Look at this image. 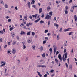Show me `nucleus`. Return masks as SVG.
Here are the masks:
<instances>
[{"instance_id":"nucleus-1","label":"nucleus","mask_w":77,"mask_h":77,"mask_svg":"<svg viewBox=\"0 0 77 77\" xmlns=\"http://www.w3.org/2000/svg\"><path fill=\"white\" fill-rule=\"evenodd\" d=\"M51 16H50V15L48 14H47L45 17V19H46L47 20H49V19H51Z\"/></svg>"},{"instance_id":"nucleus-2","label":"nucleus","mask_w":77,"mask_h":77,"mask_svg":"<svg viewBox=\"0 0 77 77\" xmlns=\"http://www.w3.org/2000/svg\"><path fill=\"white\" fill-rule=\"evenodd\" d=\"M27 41L28 43H30L32 41V39L30 37L28 38Z\"/></svg>"},{"instance_id":"nucleus-3","label":"nucleus","mask_w":77,"mask_h":77,"mask_svg":"<svg viewBox=\"0 0 77 77\" xmlns=\"http://www.w3.org/2000/svg\"><path fill=\"white\" fill-rule=\"evenodd\" d=\"M72 28H69L67 29H66L64 30V32H68V31H69V30L72 29Z\"/></svg>"},{"instance_id":"nucleus-4","label":"nucleus","mask_w":77,"mask_h":77,"mask_svg":"<svg viewBox=\"0 0 77 77\" xmlns=\"http://www.w3.org/2000/svg\"><path fill=\"white\" fill-rule=\"evenodd\" d=\"M58 58L61 61H62V56L60 54L58 55Z\"/></svg>"},{"instance_id":"nucleus-5","label":"nucleus","mask_w":77,"mask_h":77,"mask_svg":"<svg viewBox=\"0 0 77 77\" xmlns=\"http://www.w3.org/2000/svg\"><path fill=\"white\" fill-rule=\"evenodd\" d=\"M16 53V50L15 49H12V53L13 54H15Z\"/></svg>"},{"instance_id":"nucleus-6","label":"nucleus","mask_w":77,"mask_h":77,"mask_svg":"<svg viewBox=\"0 0 77 77\" xmlns=\"http://www.w3.org/2000/svg\"><path fill=\"white\" fill-rule=\"evenodd\" d=\"M75 21H77V15H75L74 16Z\"/></svg>"},{"instance_id":"nucleus-7","label":"nucleus","mask_w":77,"mask_h":77,"mask_svg":"<svg viewBox=\"0 0 77 77\" xmlns=\"http://www.w3.org/2000/svg\"><path fill=\"white\" fill-rule=\"evenodd\" d=\"M42 57H45V53L42 54Z\"/></svg>"},{"instance_id":"nucleus-8","label":"nucleus","mask_w":77,"mask_h":77,"mask_svg":"<svg viewBox=\"0 0 77 77\" xmlns=\"http://www.w3.org/2000/svg\"><path fill=\"white\" fill-rule=\"evenodd\" d=\"M11 36L12 37V38H14V36H15V33L13 32V33H11Z\"/></svg>"},{"instance_id":"nucleus-9","label":"nucleus","mask_w":77,"mask_h":77,"mask_svg":"<svg viewBox=\"0 0 77 77\" xmlns=\"http://www.w3.org/2000/svg\"><path fill=\"white\" fill-rule=\"evenodd\" d=\"M38 16V14H35V15H32L33 18H36V17Z\"/></svg>"},{"instance_id":"nucleus-10","label":"nucleus","mask_w":77,"mask_h":77,"mask_svg":"<svg viewBox=\"0 0 77 77\" xmlns=\"http://www.w3.org/2000/svg\"><path fill=\"white\" fill-rule=\"evenodd\" d=\"M42 8H40L39 9V13H41L42 12Z\"/></svg>"},{"instance_id":"nucleus-11","label":"nucleus","mask_w":77,"mask_h":77,"mask_svg":"<svg viewBox=\"0 0 77 77\" xmlns=\"http://www.w3.org/2000/svg\"><path fill=\"white\" fill-rule=\"evenodd\" d=\"M55 26H56L57 27V29H58V27H59V25L57 24H56V23H54V24Z\"/></svg>"},{"instance_id":"nucleus-12","label":"nucleus","mask_w":77,"mask_h":77,"mask_svg":"<svg viewBox=\"0 0 77 77\" xmlns=\"http://www.w3.org/2000/svg\"><path fill=\"white\" fill-rule=\"evenodd\" d=\"M40 20H41V19L39 18L35 21L34 22L35 23H38V22Z\"/></svg>"},{"instance_id":"nucleus-13","label":"nucleus","mask_w":77,"mask_h":77,"mask_svg":"<svg viewBox=\"0 0 77 77\" xmlns=\"http://www.w3.org/2000/svg\"><path fill=\"white\" fill-rule=\"evenodd\" d=\"M51 9V7L50 6H48L47 8V11H50Z\"/></svg>"},{"instance_id":"nucleus-14","label":"nucleus","mask_w":77,"mask_h":77,"mask_svg":"<svg viewBox=\"0 0 77 77\" xmlns=\"http://www.w3.org/2000/svg\"><path fill=\"white\" fill-rule=\"evenodd\" d=\"M49 14L50 16H52L53 15V12L51 11L49 13Z\"/></svg>"},{"instance_id":"nucleus-15","label":"nucleus","mask_w":77,"mask_h":77,"mask_svg":"<svg viewBox=\"0 0 77 77\" xmlns=\"http://www.w3.org/2000/svg\"><path fill=\"white\" fill-rule=\"evenodd\" d=\"M23 28H24V29H25V30H27V29H30V28H27V26H24Z\"/></svg>"},{"instance_id":"nucleus-16","label":"nucleus","mask_w":77,"mask_h":77,"mask_svg":"<svg viewBox=\"0 0 77 77\" xmlns=\"http://www.w3.org/2000/svg\"><path fill=\"white\" fill-rule=\"evenodd\" d=\"M24 19L25 20H27V19H28L27 17L26 16H24Z\"/></svg>"},{"instance_id":"nucleus-17","label":"nucleus","mask_w":77,"mask_h":77,"mask_svg":"<svg viewBox=\"0 0 77 77\" xmlns=\"http://www.w3.org/2000/svg\"><path fill=\"white\" fill-rule=\"evenodd\" d=\"M72 65H70L69 66V69L70 70H72Z\"/></svg>"},{"instance_id":"nucleus-18","label":"nucleus","mask_w":77,"mask_h":77,"mask_svg":"<svg viewBox=\"0 0 77 77\" xmlns=\"http://www.w3.org/2000/svg\"><path fill=\"white\" fill-rule=\"evenodd\" d=\"M65 57L66 59L68 57V56H67V53H65L64 54Z\"/></svg>"},{"instance_id":"nucleus-19","label":"nucleus","mask_w":77,"mask_h":77,"mask_svg":"<svg viewBox=\"0 0 77 77\" xmlns=\"http://www.w3.org/2000/svg\"><path fill=\"white\" fill-rule=\"evenodd\" d=\"M30 33H31V31H29L27 33V35H28V36H30Z\"/></svg>"},{"instance_id":"nucleus-20","label":"nucleus","mask_w":77,"mask_h":77,"mask_svg":"<svg viewBox=\"0 0 77 77\" xmlns=\"http://www.w3.org/2000/svg\"><path fill=\"white\" fill-rule=\"evenodd\" d=\"M64 12H65V14H67L68 13V11H67L66 10H65Z\"/></svg>"},{"instance_id":"nucleus-21","label":"nucleus","mask_w":77,"mask_h":77,"mask_svg":"<svg viewBox=\"0 0 77 77\" xmlns=\"http://www.w3.org/2000/svg\"><path fill=\"white\" fill-rule=\"evenodd\" d=\"M37 73L40 77H42V75L40 74V72H37Z\"/></svg>"},{"instance_id":"nucleus-22","label":"nucleus","mask_w":77,"mask_h":77,"mask_svg":"<svg viewBox=\"0 0 77 77\" xmlns=\"http://www.w3.org/2000/svg\"><path fill=\"white\" fill-rule=\"evenodd\" d=\"M55 61L56 63H57V64H58V60H57V59H55Z\"/></svg>"},{"instance_id":"nucleus-23","label":"nucleus","mask_w":77,"mask_h":77,"mask_svg":"<svg viewBox=\"0 0 77 77\" xmlns=\"http://www.w3.org/2000/svg\"><path fill=\"white\" fill-rule=\"evenodd\" d=\"M20 34L21 35H23V34H25V32L23 31H21Z\"/></svg>"},{"instance_id":"nucleus-24","label":"nucleus","mask_w":77,"mask_h":77,"mask_svg":"<svg viewBox=\"0 0 77 77\" xmlns=\"http://www.w3.org/2000/svg\"><path fill=\"white\" fill-rule=\"evenodd\" d=\"M65 10H68V9H69V8L68 6H66L65 7Z\"/></svg>"},{"instance_id":"nucleus-25","label":"nucleus","mask_w":77,"mask_h":77,"mask_svg":"<svg viewBox=\"0 0 77 77\" xmlns=\"http://www.w3.org/2000/svg\"><path fill=\"white\" fill-rule=\"evenodd\" d=\"M57 39V40H59L60 38H59V34H58V35H57V37L56 38Z\"/></svg>"},{"instance_id":"nucleus-26","label":"nucleus","mask_w":77,"mask_h":77,"mask_svg":"<svg viewBox=\"0 0 77 77\" xmlns=\"http://www.w3.org/2000/svg\"><path fill=\"white\" fill-rule=\"evenodd\" d=\"M29 18L30 19H31V20H33V18H32V15H30L29 16Z\"/></svg>"},{"instance_id":"nucleus-27","label":"nucleus","mask_w":77,"mask_h":77,"mask_svg":"<svg viewBox=\"0 0 77 77\" xmlns=\"http://www.w3.org/2000/svg\"><path fill=\"white\" fill-rule=\"evenodd\" d=\"M41 68H46L45 65H41Z\"/></svg>"},{"instance_id":"nucleus-28","label":"nucleus","mask_w":77,"mask_h":77,"mask_svg":"<svg viewBox=\"0 0 77 77\" xmlns=\"http://www.w3.org/2000/svg\"><path fill=\"white\" fill-rule=\"evenodd\" d=\"M5 7L6 8H8V5H7L6 4H5Z\"/></svg>"},{"instance_id":"nucleus-29","label":"nucleus","mask_w":77,"mask_h":77,"mask_svg":"<svg viewBox=\"0 0 77 77\" xmlns=\"http://www.w3.org/2000/svg\"><path fill=\"white\" fill-rule=\"evenodd\" d=\"M32 36H35V32H32Z\"/></svg>"},{"instance_id":"nucleus-30","label":"nucleus","mask_w":77,"mask_h":77,"mask_svg":"<svg viewBox=\"0 0 77 77\" xmlns=\"http://www.w3.org/2000/svg\"><path fill=\"white\" fill-rule=\"evenodd\" d=\"M63 60V62H65V60H66V58H63L62 59Z\"/></svg>"},{"instance_id":"nucleus-31","label":"nucleus","mask_w":77,"mask_h":77,"mask_svg":"<svg viewBox=\"0 0 77 77\" xmlns=\"http://www.w3.org/2000/svg\"><path fill=\"white\" fill-rule=\"evenodd\" d=\"M13 29H14V28L12 27L11 28H10L9 30L10 31H12V30H13Z\"/></svg>"},{"instance_id":"nucleus-32","label":"nucleus","mask_w":77,"mask_h":77,"mask_svg":"<svg viewBox=\"0 0 77 77\" xmlns=\"http://www.w3.org/2000/svg\"><path fill=\"white\" fill-rule=\"evenodd\" d=\"M16 44V41H14L13 42L12 44L13 45H15Z\"/></svg>"},{"instance_id":"nucleus-33","label":"nucleus","mask_w":77,"mask_h":77,"mask_svg":"<svg viewBox=\"0 0 77 77\" xmlns=\"http://www.w3.org/2000/svg\"><path fill=\"white\" fill-rule=\"evenodd\" d=\"M67 43H68V41H66V42H65V44H64V45L65 46H67V45L66 44Z\"/></svg>"},{"instance_id":"nucleus-34","label":"nucleus","mask_w":77,"mask_h":77,"mask_svg":"<svg viewBox=\"0 0 77 77\" xmlns=\"http://www.w3.org/2000/svg\"><path fill=\"white\" fill-rule=\"evenodd\" d=\"M40 24H43L44 23V22L42 20H41L40 22Z\"/></svg>"},{"instance_id":"nucleus-35","label":"nucleus","mask_w":77,"mask_h":77,"mask_svg":"<svg viewBox=\"0 0 77 77\" xmlns=\"http://www.w3.org/2000/svg\"><path fill=\"white\" fill-rule=\"evenodd\" d=\"M65 65L66 67H67V68H68V64L67 63H65Z\"/></svg>"},{"instance_id":"nucleus-36","label":"nucleus","mask_w":77,"mask_h":77,"mask_svg":"<svg viewBox=\"0 0 77 77\" xmlns=\"http://www.w3.org/2000/svg\"><path fill=\"white\" fill-rule=\"evenodd\" d=\"M46 42H47V41L46 40H45L43 41V44H46Z\"/></svg>"},{"instance_id":"nucleus-37","label":"nucleus","mask_w":77,"mask_h":77,"mask_svg":"<svg viewBox=\"0 0 77 77\" xmlns=\"http://www.w3.org/2000/svg\"><path fill=\"white\" fill-rule=\"evenodd\" d=\"M37 68H41V65H37Z\"/></svg>"},{"instance_id":"nucleus-38","label":"nucleus","mask_w":77,"mask_h":77,"mask_svg":"<svg viewBox=\"0 0 77 77\" xmlns=\"http://www.w3.org/2000/svg\"><path fill=\"white\" fill-rule=\"evenodd\" d=\"M56 48H54V54H55V53H56Z\"/></svg>"},{"instance_id":"nucleus-39","label":"nucleus","mask_w":77,"mask_h":77,"mask_svg":"<svg viewBox=\"0 0 77 77\" xmlns=\"http://www.w3.org/2000/svg\"><path fill=\"white\" fill-rule=\"evenodd\" d=\"M70 11L72 13V12H73V10L72 9V8H71L70 9Z\"/></svg>"},{"instance_id":"nucleus-40","label":"nucleus","mask_w":77,"mask_h":77,"mask_svg":"<svg viewBox=\"0 0 77 77\" xmlns=\"http://www.w3.org/2000/svg\"><path fill=\"white\" fill-rule=\"evenodd\" d=\"M59 31L60 32H61L62 31V28H61Z\"/></svg>"},{"instance_id":"nucleus-41","label":"nucleus","mask_w":77,"mask_h":77,"mask_svg":"<svg viewBox=\"0 0 77 77\" xmlns=\"http://www.w3.org/2000/svg\"><path fill=\"white\" fill-rule=\"evenodd\" d=\"M73 33V32H70L69 33V35H71Z\"/></svg>"},{"instance_id":"nucleus-42","label":"nucleus","mask_w":77,"mask_h":77,"mask_svg":"<svg viewBox=\"0 0 77 77\" xmlns=\"http://www.w3.org/2000/svg\"><path fill=\"white\" fill-rule=\"evenodd\" d=\"M28 6H29V8H30V2H29L28 3Z\"/></svg>"},{"instance_id":"nucleus-43","label":"nucleus","mask_w":77,"mask_h":77,"mask_svg":"<svg viewBox=\"0 0 77 77\" xmlns=\"http://www.w3.org/2000/svg\"><path fill=\"white\" fill-rule=\"evenodd\" d=\"M11 21V19H9L8 20V22H9Z\"/></svg>"},{"instance_id":"nucleus-44","label":"nucleus","mask_w":77,"mask_h":77,"mask_svg":"<svg viewBox=\"0 0 77 77\" xmlns=\"http://www.w3.org/2000/svg\"><path fill=\"white\" fill-rule=\"evenodd\" d=\"M0 33H1V34H3V31H0Z\"/></svg>"},{"instance_id":"nucleus-45","label":"nucleus","mask_w":77,"mask_h":77,"mask_svg":"<svg viewBox=\"0 0 77 77\" xmlns=\"http://www.w3.org/2000/svg\"><path fill=\"white\" fill-rule=\"evenodd\" d=\"M48 26H49L50 24V21H48Z\"/></svg>"},{"instance_id":"nucleus-46","label":"nucleus","mask_w":77,"mask_h":77,"mask_svg":"<svg viewBox=\"0 0 77 77\" xmlns=\"http://www.w3.org/2000/svg\"><path fill=\"white\" fill-rule=\"evenodd\" d=\"M7 53L8 54H9V53H11V51H8Z\"/></svg>"},{"instance_id":"nucleus-47","label":"nucleus","mask_w":77,"mask_h":77,"mask_svg":"<svg viewBox=\"0 0 77 77\" xmlns=\"http://www.w3.org/2000/svg\"><path fill=\"white\" fill-rule=\"evenodd\" d=\"M49 51L51 52V53H52V48H50L49 49Z\"/></svg>"},{"instance_id":"nucleus-48","label":"nucleus","mask_w":77,"mask_h":77,"mask_svg":"<svg viewBox=\"0 0 77 77\" xmlns=\"http://www.w3.org/2000/svg\"><path fill=\"white\" fill-rule=\"evenodd\" d=\"M47 32H48V30H45V33H47Z\"/></svg>"},{"instance_id":"nucleus-49","label":"nucleus","mask_w":77,"mask_h":77,"mask_svg":"<svg viewBox=\"0 0 77 77\" xmlns=\"http://www.w3.org/2000/svg\"><path fill=\"white\" fill-rule=\"evenodd\" d=\"M53 47L54 48H56V45H54L53 46Z\"/></svg>"},{"instance_id":"nucleus-50","label":"nucleus","mask_w":77,"mask_h":77,"mask_svg":"<svg viewBox=\"0 0 77 77\" xmlns=\"http://www.w3.org/2000/svg\"><path fill=\"white\" fill-rule=\"evenodd\" d=\"M45 39H46V40H48V38L47 37H45Z\"/></svg>"},{"instance_id":"nucleus-51","label":"nucleus","mask_w":77,"mask_h":77,"mask_svg":"<svg viewBox=\"0 0 77 77\" xmlns=\"http://www.w3.org/2000/svg\"><path fill=\"white\" fill-rule=\"evenodd\" d=\"M47 77V74H45L44 75V77Z\"/></svg>"},{"instance_id":"nucleus-52","label":"nucleus","mask_w":77,"mask_h":77,"mask_svg":"<svg viewBox=\"0 0 77 77\" xmlns=\"http://www.w3.org/2000/svg\"><path fill=\"white\" fill-rule=\"evenodd\" d=\"M29 23H27L26 24V26H27V27H29Z\"/></svg>"},{"instance_id":"nucleus-53","label":"nucleus","mask_w":77,"mask_h":77,"mask_svg":"<svg viewBox=\"0 0 77 77\" xmlns=\"http://www.w3.org/2000/svg\"><path fill=\"white\" fill-rule=\"evenodd\" d=\"M54 72V70H51L50 71V72L51 73H53V72Z\"/></svg>"},{"instance_id":"nucleus-54","label":"nucleus","mask_w":77,"mask_h":77,"mask_svg":"<svg viewBox=\"0 0 77 77\" xmlns=\"http://www.w3.org/2000/svg\"><path fill=\"white\" fill-rule=\"evenodd\" d=\"M32 7H33V8H36V5H32Z\"/></svg>"},{"instance_id":"nucleus-55","label":"nucleus","mask_w":77,"mask_h":77,"mask_svg":"<svg viewBox=\"0 0 77 77\" xmlns=\"http://www.w3.org/2000/svg\"><path fill=\"white\" fill-rule=\"evenodd\" d=\"M54 21H56V17H54Z\"/></svg>"},{"instance_id":"nucleus-56","label":"nucleus","mask_w":77,"mask_h":77,"mask_svg":"<svg viewBox=\"0 0 77 77\" xmlns=\"http://www.w3.org/2000/svg\"><path fill=\"white\" fill-rule=\"evenodd\" d=\"M20 18H23V16H22V15H20Z\"/></svg>"},{"instance_id":"nucleus-57","label":"nucleus","mask_w":77,"mask_h":77,"mask_svg":"<svg viewBox=\"0 0 77 77\" xmlns=\"http://www.w3.org/2000/svg\"><path fill=\"white\" fill-rule=\"evenodd\" d=\"M66 49H65L64 50V53H66Z\"/></svg>"},{"instance_id":"nucleus-58","label":"nucleus","mask_w":77,"mask_h":77,"mask_svg":"<svg viewBox=\"0 0 77 77\" xmlns=\"http://www.w3.org/2000/svg\"><path fill=\"white\" fill-rule=\"evenodd\" d=\"M23 24H26V22L24 21L23 22Z\"/></svg>"},{"instance_id":"nucleus-59","label":"nucleus","mask_w":77,"mask_h":77,"mask_svg":"<svg viewBox=\"0 0 77 77\" xmlns=\"http://www.w3.org/2000/svg\"><path fill=\"white\" fill-rule=\"evenodd\" d=\"M51 35V34H50V33H48L47 34V36H50Z\"/></svg>"},{"instance_id":"nucleus-60","label":"nucleus","mask_w":77,"mask_h":77,"mask_svg":"<svg viewBox=\"0 0 77 77\" xmlns=\"http://www.w3.org/2000/svg\"><path fill=\"white\" fill-rule=\"evenodd\" d=\"M32 2L33 4H34L35 3V1H34V0H32Z\"/></svg>"},{"instance_id":"nucleus-61","label":"nucleus","mask_w":77,"mask_h":77,"mask_svg":"<svg viewBox=\"0 0 77 77\" xmlns=\"http://www.w3.org/2000/svg\"><path fill=\"white\" fill-rule=\"evenodd\" d=\"M28 60V57H27L25 59V61H27Z\"/></svg>"},{"instance_id":"nucleus-62","label":"nucleus","mask_w":77,"mask_h":77,"mask_svg":"<svg viewBox=\"0 0 77 77\" xmlns=\"http://www.w3.org/2000/svg\"><path fill=\"white\" fill-rule=\"evenodd\" d=\"M8 45H10V42H8Z\"/></svg>"},{"instance_id":"nucleus-63","label":"nucleus","mask_w":77,"mask_h":77,"mask_svg":"<svg viewBox=\"0 0 77 77\" xmlns=\"http://www.w3.org/2000/svg\"><path fill=\"white\" fill-rule=\"evenodd\" d=\"M44 14H43L41 16V17L42 18H44Z\"/></svg>"},{"instance_id":"nucleus-64","label":"nucleus","mask_w":77,"mask_h":77,"mask_svg":"<svg viewBox=\"0 0 77 77\" xmlns=\"http://www.w3.org/2000/svg\"><path fill=\"white\" fill-rule=\"evenodd\" d=\"M15 9L16 10H18V8H17V7H15Z\"/></svg>"}]
</instances>
